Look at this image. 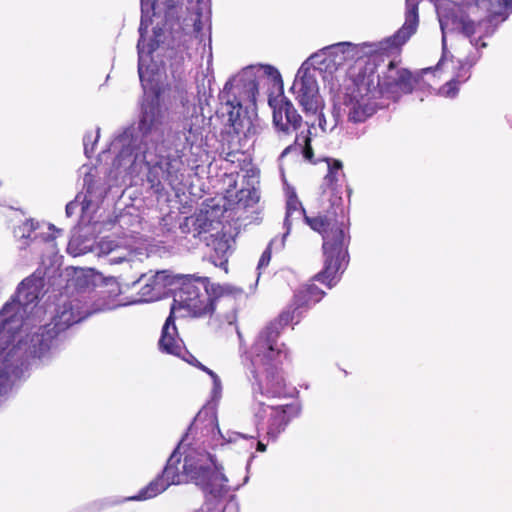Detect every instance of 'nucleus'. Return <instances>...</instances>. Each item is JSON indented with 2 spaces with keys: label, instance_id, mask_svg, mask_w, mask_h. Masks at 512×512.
I'll use <instances>...</instances> for the list:
<instances>
[{
  "label": "nucleus",
  "instance_id": "ddd939ff",
  "mask_svg": "<svg viewBox=\"0 0 512 512\" xmlns=\"http://www.w3.org/2000/svg\"><path fill=\"white\" fill-rule=\"evenodd\" d=\"M321 71L322 67L315 66L307 59L298 69L290 90L306 114L319 113V126L323 128L325 119L321 110L324 104L317 83Z\"/></svg>",
  "mask_w": 512,
  "mask_h": 512
},
{
  "label": "nucleus",
  "instance_id": "aec40b11",
  "mask_svg": "<svg viewBox=\"0 0 512 512\" xmlns=\"http://www.w3.org/2000/svg\"><path fill=\"white\" fill-rule=\"evenodd\" d=\"M101 253L108 256L110 264L126 263L133 267L141 259L138 256L143 255L141 249L133 248L123 243V241L104 239L100 242Z\"/></svg>",
  "mask_w": 512,
  "mask_h": 512
},
{
  "label": "nucleus",
  "instance_id": "e433bc0d",
  "mask_svg": "<svg viewBox=\"0 0 512 512\" xmlns=\"http://www.w3.org/2000/svg\"><path fill=\"white\" fill-rule=\"evenodd\" d=\"M100 134V128H97L96 134L93 136L92 133H88L84 136L83 144H84V152L89 157L90 154L94 152V145L98 141Z\"/></svg>",
  "mask_w": 512,
  "mask_h": 512
},
{
  "label": "nucleus",
  "instance_id": "4be33fe9",
  "mask_svg": "<svg viewBox=\"0 0 512 512\" xmlns=\"http://www.w3.org/2000/svg\"><path fill=\"white\" fill-rule=\"evenodd\" d=\"M413 83V77L408 70L400 69L391 62L378 84L386 92L410 93Z\"/></svg>",
  "mask_w": 512,
  "mask_h": 512
},
{
  "label": "nucleus",
  "instance_id": "58836bf2",
  "mask_svg": "<svg viewBox=\"0 0 512 512\" xmlns=\"http://www.w3.org/2000/svg\"><path fill=\"white\" fill-rule=\"evenodd\" d=\"M163 3L166 6L165 17H172L174 15V10L176 8V2L174 0H167L163 1Z\"/></svg>",
  "mask_w": 512,
  "mask_h": 512
},
{
  "label": "nucleus",
  "instance_id": "a19ab883",
  "mask_svg": "<svg viewBox=\"0 0 512 512\" xmlns=\"http://www.w3.org/2000/svg\"><path fill=\"white\" fill-rule=\"evenodd\" d=\"M223 512H237V507L234 503H228Z\"/></svg>",
  "mask_w": 512,
  "mask_h": 512
},
{
  "label": "nucleus",
  "instance_id": "c756f323",
  "mask_svg": "<svg viewBox=\"0 0 512 512\" xmlns=\"http://www.w3.org/2000/svg\"><path fill=\"white\" fill-rule=\"evenodd\" d=\"M247 174L251 180V183L248 181V185H251V188H242L237 194V199L239 202H242L244 206H251L258 202L259 194L254 187V183L256 182L255 171L251 169L247 171Z\"/></svg>",
  "mask_w": 512,
  "mask_h": 512
},
{
  "label": "nucleus",
  "instance_id": "7c9ffc66",
  "mask_svg": "<svg viewBox=\"0 0 512 512\" xmlns=\"http://www.w3.org/2000/svg\"><path fill=\"white\" fill-rule=\"evenodd\" d=\"M343 176L342 162L331 160L328 162V173L323 179L322 187L334 189L340 178Z\"/></svg>",
  "mask_w": 512,
  "mask_h": 512
},
{
  "label": "nucleus",
  "instance_id": "473e14b6",
  "mask_svg": "<svg viewBox=\"0 0 512 512\" xmlns=\"http://www.w3.org/2000/svg\"><path fill=\"white\" fill-rule=\"evenodd\" d=\"M310 130L307 128L305 131H301L300 134L296 135L295 145L302 150L305 159L311 161L313 158V150L310 145Z\"/></svg>",
  "mask_w": 512,
  "mask_h": 512
},
{
  "label": "nucleus",
  "instance_id": "7ed1b4c3",
  "mask_svg": "<svg viewBox=\"0 0 512 512\" xmlns=\"http://www.w3.org/2000/svg\"><path fill=\"white\" fill-rule=\"evenodd\" d=\"M301 219H304L311 229L322 234L324 268L315 278L331 288L338 281V272L343 270L348 262L347 246L349 237L346 235L344 222L343 220L338 221L327 216L308 217L296 193L291 191L288 193L286 201L284 219L286 232L284 233V238L289 235L293 222Z\"/></svg>",
  "mask_w": 512,
  "mask_h": 512
},
{
  "label": "nucleus",
  "instance_id": "9d476101",
  "mask_svg": "<svg viewBox=\"0 0 512 512\" xmlns=\"http://www.w3.org/2000/svg\"><path fill=\"white\" fill-rule=\"evenodd\" d=\"M43 280L30 276L17 288L15 296L0 311V342H8L23 325L24 318L36 306Z\"/></svg>",
  "mask_w": 512,
  "mask_h": 512
},
{
  "label": "nucleus",
  "instance_id": "412c9836",
  "mask_svg": "<svg viewBox=\"0 0 512 512\" xmlns=\"http://www.w3.org/2000/svg\"><path fill=\"white\" fill-rule=\"evenodd\" d=\"M479 58V52H475L471 55H468L464 61L457 60L456 64L453 60H451L453 68H457V71L454 73L450 80H448L441 88H439V95L448 98L455 97L458 93L459 85L466 82L470 78V68L476 64Z\"/></svg>",
  "mask_w": 512,
  "mask_h": 512
},
{
  "label": "nucleus",
  "instance_id": "a211bd4d",
  "mask_svg": "<svg viewBox=\"0 0 512 512\" xmlns=\"http://www.w3.org/2000/svg\"><path fill=\"white\" fill-rule=\"evenodd\" d=\"M85 193L78 194L74 201L66 205L65 212L68 217L75 213V210L81 205L83 213L94 211L104 199L107 188L92 179L91 175L84 178Z\"/></svg>",
  "mask_w": 512,
  "mask_h": 512
},
{
  "label": "nucleus",
  "instance_id": "a18cd8bd",
  "mask_svg": "<svg viewBox=\"0 0 512 512\" xmlns=\"http://www.w3.org/2000/svg\"><path fill=\"white\" fill-rule=\"evenodd\" d=\"M206 373L210 376L212 382L219 378V376L211 369H209Z\"/></svg>",
  "mask_w": 512,
  "mask_h": 512
},
{
  "label": "nucleus",
  "instance_id": "2eb2a0df",
  "mask_svg": "<svg viewBox=\"0 0 512 512\" xmlns=\"http://www.w3.org/2000/svg\"><path fill=\"white\" fill-rule=\"evenodd\" d=\"M341 109L350 122L361 123L376 112V103L370 97L368 88L359 85L346 93Z\"/></svg>",
  "mask_w": 512,
  "mask_h": 512
},
{
  "label": "nucleus",
  "instance_id": "2f4dec72",
  "mask_svg": "<svg viewBox=\"0 0 512 512\" xmlns=\"http://www.w3.org/2000/svg\"><path fill=\"white\" fill-rule=\"evenodd\" d=\"M285 239L286 238H284V235H283L281 239L274 238L270 241L268 247L265 249V251L262 253V255L259 259L258 266H257L258 271H261L264 267L268 266V264L271 260V249L273 247H275L277 250L282 249L285 245ZM260 273L261 272H259V274Z\"/></svg>",
  "mask_w": 512,
  "mask_h": 512
},
{
  "label": "nucleus",
  "instance_id": "79ce46f5",
  "mask_svg": "<svg viewBox=\"0 0 512 512\" xmlns=\"http://www.w3.org/2000/svg\"><path fill=\"white\" fill-rule=\"evenodd\" d=\"M268 70V74L271 75V76H277V77H280L278 71L276 69H274L273 67L271 66H267L266 68Z\"/></svg>",
  "mask_w": 512,
  "mask_h": 512
},
{
  "label": "nucleus",
  "instance_id": "bb28decb",
  "mask_svg": "<svg viewBox=\"0 0 512 512\" xmlns=\"http://www.w3.org/2000/svg\"><path fill=\"white\" fill-rule=\"evenodd\" d=\"M207 246L210 249V261L227 271L228 257L231 253L230 240L225 235H212Z\"/></svg>",
  "mask_w": 512,
  "mask_h": 512
},
{
  "label": "nucleus",
  "instance_id": "dca6fc26",
  "mask_svg": "<svg viewBox=\"0 0 512 512\" xmlns=\"http://www.w3.org/2000/svg\"><path fill=\"white\" fill-rule=\"evenodd\" d=\"M325 295L324 291L315 284L301 286L294 295L291 306L283 311L279 317V325L298 323L302 314L312 305L319 302Z\"/></svg>",
  "mask_w": 512,
  "mask_h": 512
},
{
  "label": "nucleus",
  "instance_id": "8fccbe9b",
  "mask_svg": "<svg viewBox=\"0 0 512 512\" xmlns=\"http://www.w3.org/2000/svg\"><path fill=\"white\" fill-rule=\"evenodd\" d=\"M146 278V275L142 274L139 279L137 280V282H140L141 280L145 279Z\"/></svg>",
  "mask_w": 512,
  "mask_h": 512
},
{
  "label": "nucleus",
  "instance_id": "c9c22d12",
  "mask_svg": "<svg viewBox=\"0 0 512 512\" xmlns=\"http://www.w3.org/2000/svg\"><path fill=\"white\" fill-rule=\"evenodd\" d=\"M207 12V3L204 0H197L194 16L191 18V21L193 22L194 31L198 32L201 30V18Z\"/></svg>",
  "mask_w": 512,
  "mask_h": 512
},
{
  "label": "nucleus",
  "instance_id": "20e7f679",
  "mask_svg": "<svg viewBox=\"0 0 512 512\" xmlns=\"http://www.w3.org/2000/svg\"><path fill=\"white\" fill-rule=\"evenodd\" d=\"M243 291L228 284H210L208 278H187L174 293L171 314L178 317L212 316L224 307L230 310L224 314L218 312L223 321L232 325L236 321L235 298Z\"/></svg>",
  "mask_w": 512,
  "mask_h": 512
},
{
  "label": "nucleus",
  "instance_id": "a878e982",
  "mask_svg": "<svg viewBox=\"0 0 512 512\" xmlns=\"http://www.w3.org/2000/svg\"><path fill=\"white\" fill-rule=\"evenodd\" d=\"M213 219L210 217L208 210H200L198 213L186 217L180 225L181 232L184 234H192L193 237H199L203 233H207L213 226Z\"/></svg>",
  "mask_w": 512,
  "mask_h": 512
},
{
  "label": "nucleus",
  "instance_id": "b1692460",
  "mask_svg": "<svg viewBox=\"0 0 512 512\" xmlns=\"http://www.w3.org/2000/svg\"><path fill=\"white\" fill-rule=\"evenodd\" d=\"M175 317L178 316L170 313L166 319L159 339V348L162 352L182 357L189 362V360L184 356V354H187V351L183 347V342L178 336L177 327L174 323Z\"/></svg>",
  "mask_w": 512,
  "mask_h": 512
},
{
  "label": "nucleus",
  "instance_id": "393cba45",
  "mask_svg": "<svg viewBox=\"0 0 512 512\" xmlns=\"http://www.w3.org/2000/svg\"><path fill=\"white\" fill-rule=\"evenodd\" d=\"M420 0H406L405 21L401 28L388 39L392 46L406 43L416 32L419 24L418 4Z\"/></svg>",
  "mask_w": 512,
  "mask_h": 512
},
{
  "label": "nucleus",
  "instance_id": "4c0bfd02",
  "mask_svg": "<svg viewBox=\"0 0 512 512\" xmlns=\"http://www.w3.org/2000/svg\"><path fill=\"white\" fill-rule=\"evenodd\" d=\"M212 384H213L212 391H211L212 399L218 400L222 394V383H221L220 378L214 380L212 382Z\"/></svg>",
  "mask_w": 512,
  "mask_h": 512
},
{
  "label": "nucleus",
  "instance_id": "de8ad7c7",
  "mask_svg": "<svg viewBox=\"0 0 512 512\" xmlns=\"http://www.w3.org/2000/svg\"><path fill=\"white\" fill-rule=\"evenodd\" d=\"M197 363L195 364L199 369H201L202 371H204L205 373L209 370L208 367H206L205 365L201 364L200 362L196 361Z\"/></svg>",
  "mask_w": 512,
  "mask_h": 512
},
{
  "label": "nucleus",
  "instance_id": "6e6552de",
  "mask_svg": "<svg viewBox=\"0 0 512 512\" xmlns=\"http://www.w3.org/2000/svg\"><path fill=\"white\" fill-rule=\"evenodd\" d=\"M476 8L487 14L485 19L475 22L468 15L460 13V8L451 14L439 13L443 55L437 64V70L443 69L447 65L446 30L450 23L456 25L470 39V43L477 47L481 39L491 36L498 24L507 19L509 13L512 12V0H474V4L469 7L470 12L473 13Z\"/></svg>",
  "mask_w": 512,
  "mask_h": 512
},
{
  "label": "nucleus",
  "instance_id": "9b49d317",
  "mask_svg": "<svg viewBox=\"0 0 512 512\" xmlns=\"http://www.w3.org/2000/svg\"><path fill=\"white\" fill-rule=\"evenodd\" d=\"M141 2V22L139 26L138 50V74L142 87L153 89L156 81L157 68L151 64V54L165 40V30L158 26L153 28V38L146 44L145 34L148 27L152 24V16L156 17V9H160V3L155 4L150 0H140Z\"/></svg>",
  "mask_w": 512,
  "mask_h": 512
},
{
  "label": "nucleus",
  "instance_id": "09e8293b",
  "mask_svg": "<svg viewBox=\"0 0 512 512\" xmlns=\"http://www.w3.org/2000/svg\"><path fill=\"white\" fill-rule=\"evenodd\" d=\"M28 227H32V224H29V223H25L24 226H23V230H25L26 228Z\"/></svg>",
  "mask_w": 512,
  "mask_h": 512
},
{
  "label": "nucleus",
  "instance_id": "423d86ee",
  "mask_svg": "<svg viewBox=\"0 0 512 512\" xmlns=\"http://www.w3.org/2000/svg\"><path fill=\"white\" fill-rule=\"evenodd\" d=\"M92 290L87 284L77 291L75 295L63 300L57 307L56 314L51 324L42 326L31 335L26 352L32 358L44 360L49 358L57 347V335L79 323L89 315L112 309L108 305L88 304Z\"/></svg>",
  "mask_w": 512,
  "mask_h": 512
},
{
  "label": "nucleus",
  "instance_id": "ea45409f",
  "mask_svg": "<svg viewBox=\"0 0 512 512\" xmlns=\"http://www.w3.org/2000/svg\"><path fill=\"white\" fill-rule=\"evenodd\" d=\"M76 242L77 240L76 239H72L69 244H68V252L74 256L80 254L79 251H77V249L74 247L76 245Z\"/></svg>",
  "mask_w": 512,
  "mask_h": 512
},
{
  "label": "nucleus",
  "instance_id": "cd10ccee",
  "mask_svg": "<svg viewBox=\"0 0 512 512\" xmlns=\"http://www.w3.org/2000/svg\"><path fill=\"white\" fill-rule=\"evenodd\" d=\"M171 486L169 481L166 479L164 474L161 472L152 481H150L145 487L139 490V492L127 500L131 501H145L163 493L168 487Z\"/></svg>",
  "mask_w": 512,
  "mask_h": 512
},
{
  "label": "nucleus",
  "instance_id": "3c124183",
  "mask_svg": "<svg viewBox=\"0 0 512 512\" xmlns=\"http://www.w3.org/2000/svg\"><path fill=\"white\" fill-rule=\"evenodd\" d=\"M289 149L290 147L285 148V150L283 151V155L286 154Z\"/></svg>",
  "mask_w": 512,
  "mask_h": 512
},
{
  "label": "nucleus",
  "instance_id": "603ef678",
  "mask_svg": "<svg viewBox=\"0 0 512 512\" xmlns=\"http://www.w3.org/2000/svg\"><path fill=\"white\" fill-rule=\"evenodd\" d=\"M481 47H482V48L486 47V43H485V42H482V43H481Z\"/></svg>",
  "mask_w": 512,
  "mask_h": 512
},
{
  "label": "nucleus",
  "instance_id": "37998d69",
  "mask_svg": "<svg viewBox=\"0 0 512 512\" xmlns=\"http://www.w3.org/2000/svg\"><path fill=\"white\" fill-rule=\"evenodd\" d=\"M256 449L259 452H265L266 451V445L264 443H262L261 441H258Z\"/></svg>",
  "mask_w": 512,
  "mask_h": 512
},
{
  "label": "nucleus",
  "instance_id": "f3484780",
  "mask_svg": "<svg viewBox=\"0 0 512 512\" xmlns=\"http://www.w3.org/2000/svg\"><path fill=\"white\" fill-rule=\"evenodd\" d=\"M269 105L273 109V123L279 133L289 135L302 127V117L288 98L281 95L269 99Z\"/></svg>",
  "mask_w": 512,
  "mask_h": 512
},
{
  "label": "nucleus",
  "instance_id": "49530a36",
  "mask_svg": "<svg viewBox=\"0 0 512 512\" xmlns=\"http://www.w3.org/2000/svg\"><path fill=\"white\" fill-rule=\"evenodd\" d=\"M206 373L210 376L212 382L219 378V376L211 369H209Z\"/></svg>",
  "mask_w": 512,
  "mask_h": 512
},
{
  "label": "nucleus",
  "instance_id": "f8f14e48",
  "mask_svg": "<svg viewBox=\"0 0 512 512\" xmlns=\"http://www.w3.org/2000/svg\"><path fill=\"white\" fill-rule=\"evenodd\" d=\"M258 86L254 79H246L244 75L230 79L220 93L223 112L236 133L250 130L252 125L243 102L254 101Z\"/></svg>",
  "mask_w": 512,
  "mask_h": 512
},
{
  "label": "nucleus",
  "instance_id": "39448f33",
  "mask_svg": "<svg viewBox=\"0 0 512 512\" xmlns=\"http://www.w3.org/2000/svg\"><path fill=\"white\" fill-rule=\"evenodd\" d=\"M92 290L87 284L77 291L75 295L63 300L57 307L56 314L51 324L42 326L31 335L26 352L32 358L44 360L49 358L57 347V335L79 323L89 315L112 309L108 305L88 304Z\"/></svg>",
  "mask_w": 512,
  "mask_h": 512
},
{
  "label": "nucleus",
  "instance_id": "1a4fd4ad",
  "mask_svg": "<svg viewBox=\"0 0 512 512\" xmlns=\"http://www.w3.org/2000/svg\"><path fill=\"white\" fill-rule=\"evenodd\" d=\"M278 324H270L262 329L251 348V364L253 366L254 382L262 380L266 383H275V376H282L278 371V364L287 358L285 345L278 342Z\"/></svg>",
  "mask_w": 512,
  "mask_h": 512
},
{
  "label": "nucleus",
  "instance_id": "6ab92c4d",
  "mask_svg": "<svg viewBox=\"0 0 512 512\" xmlns=\"http://www.w3.org/2000/svg\"><path fill=\"white\" fill-rule=\"evenodd\" d=\"M188 435H185L173 453L170 455L162 473L169 481L170 485H180L192 482L191 478V458L183 459L182 449L185 447Z\"/></svg>",
  "mask_w": 512,
  "mask_h": 512
},
{
  "label": "nucleus",
  "instance_id": "f257e3e1",
  "mask_svg": "<svg viewBox=\"0 0 512 512\" xmlns=\"http://www.w3.org/2000/svg\"><path fill=\"white\" fill-rule=\"evenodd\" d=\"M165 127L157 109L143 111L138 131L126 128L111 142L108 153L114 155L109 177L115 181L126 176L139 175L148 169V182L153 188L161 186V179L172 189L182 184L184 178V153L179 144L171 147L164 140Z\"/></svg>",
  "mask_w": 512,
  "mask_h": 512
},
{
  "label": "nucleus",
  "instance_id": "f03ea898",
  "mask_svg": "<svg viewBox=\"0 0 512 512\" xmlns=\"http://www.w3.org/2000/svg\"><path fill=\"white\" fill-rule=\"evenodd\" d=\"M202 418L198 415L189 428L188 440L182 449L183 459L191 458L192 482L201 487L203 491L219 497L230 490L228 478L223 474L222 467L218 466L209 448L225 443H236L238 438H245L243 433L227 431L223 435L218 428L214 415L206 419L201 426Z\"/></svg>",
  "mask_w": 512,
  "mask_h": 512
},
{
  "label": "nucleus",
  "instance_id": "f704fd0d",
  "mask_svg": "<svg viewBox=\"0 0 512 512\" xmlns=\"http://www.w3.org/2000/svg\"><path fill=\"white\" fill-rule=\"evenodd\" d=\"M152 278L155 282L156 290H158L157 293H164L166 287L171 285L174 281V276L166 270L156 272L152 275Z\"/></svg>",
  "mask_w": 512,
  "mask_h": 512
},
{
  "label": "nucleus",
  "instance_id": "0eeeda50",
  "mask_svg": "<svg viewBox=\"0 0 512 512\" xmlns=\"http://www.w3.org/2000/svg\"><path fill=\"white\" fill-rule=\"evenodd\" d=\"M275 383L264 385L262 380L252 383V399L250 410L253 414L255 423V434H244L245 438H238V441H249L250 447L254 441L259 438L260 431L263 429L264 420L267 421L266 435L268 439L275 441L285 430L290 420L300 414L301 407L298 403L286 405H273L265 402V399L281 398L288 395L286 385L282 376H275L272 373Z\"/></svg>",
  "mask_w": 512,
  "mask_h": 512
},
{
  "label": "nucleus",
  "instance_id": "4468645a",
  "mask_svg": "<svg viewBox=\"0 0 512 512\" xmlns=\"http://www.w3.org/2000/svg\"><path fill=\"white\" fill-rule=\"evenodd\" d=\"M363 47L350 42H340L323 48L308 58L315 66L322 70H337L348 61L361 57Z\"/></svg>",
  "mask_w": 512,
  "mask_h": 512
},
{
  "label": "nucleus",
  "instance_id": "c85d7f7f",
  "mask_svg": "<svg viewBox=\"0 0 512 512\" xmlns=\"http://www.w3.org/2000/svg\"><path fill=\"white\" fill-rule=\"evenodd\" d=\"M18 350H22L21 346L17 347L16 351L9 352L6 358L1 362L0 366V395L7 391V388L10 386L12 382V378L19 377V366L13 365L11 363L14 354L17 353Z\"/></svg>",
  "mask_w": 512,
  "mask_h": 512
},
{
  "label": "nucleus",
  "instance_id": "5701e85b",
  "mask_svg": "<svg viewBox=\"0 0 512 512\" xmlns=\"http://www.w3.org/2000/svg\"><path fill=\"white\" fill-rule=\"evenodd\" d=\"M165 136L166 144L171 147H175V144H179L181 153L184 150H192L194 146H199L202 142V131L200 127H194L191 124H185L181 131H172L165 124Z\"/></svg>",
  "mask_w": 512,
  "mask_h": 512
},
{
  "label": "nucleus",
  "instance_id": "c03bdc74",
  "mask_svg": "<svg viewBox=\"0 0 512 512\" xmlns=\"http://www.w3.org/2000/svg\"><path fill=\"white\" fill-rule=\"evenodd\" d=\"M206 373L210 376L212 382L219 378V376L211 369H209Z\"/></svg>",
  "mask_w": 512,
  "mask_h": 512
},
{
  "label": "nucleus",
  "instance_id": "72a5a7b5",
  "mask_svg": "<svg viewBox=\"0 0 512 512\" xmlns=\"http://www.w3.org/2000/svg\"><path fill=\"white\" fill-rule=\"evenodd\" d=\"M155 282L152 276L146 278L145 284L140 289V295L145 302L155 301L161 298L164 293H157Z\"/></svg>",
  "mask_w": 512,
  "mask_h": 512
}]
</instances>
